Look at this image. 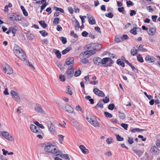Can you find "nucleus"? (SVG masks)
Listing matches in <instances>:
<instances>
[{"label":"nucleus","instance_id":"f3484780","mask_svg":"<svg viewBox=\"0 0 160 160\" xmlns=\"http://www.w3.org/2000/svg\"><path fill=\"white\" fill-rule=\"evenodd\" d=\"M35 110L37 112L43 113L44 111L43 110L42 107L39 104L36 105V106L35 107Z\"/></svg>","mask_w":160,"mask_h":160},{"label":"nucleus","instance_id":"6e6552de","mask_svg":"<svg viewBox=\"0 0 160 160\" xmlns=\"http://www.w3.org/2000/svg\"><path fill=\"white\" fill-rule=\"evenodd\" d=\"M10 93L14 99L18 102H20V99L18 94L14 91L12 90Z\"/></svg>","mask_w":160,"mask_h":160},{"label":"nucleus","instance_id":"20e7f679","mask_svg":"<svg viewBox=\"0 0 160 160\" xmlns=\"http://www.w3.org/2000/svg\"><path fill=\"white\" fill-rule=\"evenodd\" d=\"M86 119L94 126L96 127L99 126V124L97 120L95 118H93L92 116H90L89 117H87Z\"/></svg>","mask_w":160,"mask_h":160},{"label":"nucleus","instance_id":"49530a36","mask_svg":"<svg viewBox=\"0 0 160 160\" xmlns=\"http://www.w3.org/2000/svg\"><path fill=\"white\" fill-rule=\"evenodd\" d=\"M59 79L62 82L64 81L65 79V76L62 74L60 75H59Z\"/></svg>","mask_w":160,"mask_h":160},{"label":"nucleus","instance_id":"a211bd4d","mask_svg":"<svg viewBox=\"0 0 160 160\" xmlns=\"http://www.w3.org/2000/svg\"><path fill=\"white\" fill-rule=\"evenodd\" d=\"M22 61H25L26 59V55L24 52L23 51L17 56Z\"/></svg>","mask_w":160,"mask_h":160},{"label":"nucleus","instance_id":"338daca9","mask_svg":"<svg viewBox=\"0 0 160 160\" xmlns=\"http://www.w3.org/2000/svg\"><path fill=\"white\" fill-rule=\"evenodd\" d=\"M115 41L117 42H121L122 40L121 39V37L119 38H116L115 39Z\"/></svg>","mask_w":160,"mask_h":160},{"label":"nucleus","instance_id":"ddd939ff","mask_svg":"<svg viewBox=\"0 0 160 160\" xmlns=\"http://www.w3.org/2000/svg\"><path fill=\"white\" fill-rule=\"evenodd\" d=\"M66 64L68 65H70L71 67H72L74 65L73 58L70 57L68 58L66 60Z\"/></svg>","mask_w":160,"mask_h":160},{"label":"nucleus","instance_id":"680f3d73","mask_svg":"<svg viewBox=\"0 0 160 160\" xmlns=\"http://www.w3.org/2000/svg\"><path fill=\"white\" fill-rule=\"evenodd\" d=\"M136 13V12L134 10H131L130 13V16H132L134 15H135Z\"/></svg>","mask_w":160,"mask_h":160},{"label":"nucleus","instance_id":"e433bc0d","mask_svg":"<svg viewBox=\"0 0 160 160\" xmlns=\"http://www.w3.org/2000/svg\"><path fill=\"white\" fill-rule=\"evenodd\" d=\"M136 29L137 28L136 27H134L133 29L131 30L130 31V32L133 35H136L137 33V31Z\"/></svg>","mask_w":160,"mask_h":160},{"label":"nucleus","instance_id":"4d7b16f0","mask_svg":"<svg viewBox=\"0 0 160 160\" xmlns=\"http://www.w3.org/2000/svg\"><path fill=\"white\" fill-rule=\"evenodd\" d=\"M88 34V33L86 31H84L82 33V35L84 37H87Z\"/></svg>","mask_w":160,"mask_h":160},{"label":"nucleus","instance_id":"37998d69","mask_svg":"<svg viewBox=\"0 0 160 160\" xmlns=\"http://www.w3.org/2000/svg\"><path fill=\"white\" fill-rule=\"evenodd\" d=\"M119 117L121 119H124L125 118V115L124 113L119 112Z\"/></svg>","mask_w":160,"mask_h":160},{"label":"nucleus","instance_id":"c9c22d12","mask_svg":"<svg viewBox=\"0 0 160 160\" xmlns=\"http://www.w3.org/2000/svg\"><path fill=\"white\" fill-rule=\"evenodd\" d=\"M34 124L38 126L39 128H40L42 129H44V127L43 126V125L41 124H40L37 121H35L34 122Z\"/></svg>","mask_w":160,"mask_h":160},{"label":"nucleus","instance_id":"bf43d9fd","mask_svg":"<svg viewBox=\"0 0 160 160\" xmlns=\"http://www.w3.org/2000/svg\"><path fill=\"white\" fill-rule=\"evenodd\" d=\"M97 106L101 107V108L103 107V104L102 103V101H99L97 105Z\"/></svg>","mask_w":160,"mask_h":160},{"label":"nucleus","instance_id":"1a4fd4ad","mask_svg":"<svg viewBox=\"0 0 160 160\" xmlns=\"http://www.w3.org/2000/svg\"><path fill=\"white\" fill-rule=\"evenodd\" d=\"M150 151L153 155H157L159 153V150L155 146H152L150 148Z\"/></svg>","mask_w":160,"mask_h":160},{"label":"nucleus","instance_id":"5701e85b","mask_svg":"<svg viewBox=\"0 0 160 160\" xmlns=\"http://www.w3.org/2000/svg\"><path fill=\"white\" fill-rule=\"evenodd\" d=\"M12 33L13 34V36H14L16 32L18 30V28L16 26H14L10 28Z\"/></svg>","mask_w":160,"mask_h":160},{"label":"nucleus","instance_id":"2eb2a0df","mask_svg":"<svg viewBox=\"0 0 160 160\" xmlns=\"http://www.w3.org/2000/svg\"><path fill=\"white\" fill-rule=\"evenodd\" d=\"M2 136L6 139L8 140H11L10 138H12V136L8 132L5 131H2Z\"/></svg>","mask_w":160,"mask_h":160},{"label":"nucleus","instance_id":"6e6d98bb","mask_svg":"<svg viewBox=\"0 0 160 160\" xmlns=\"http://www.w3.org/2000/svg\"><path fill=\"white\" fill-rule=\"evenodd\" d=\"M106 16L108 18H112L113 17V14L111 12H109L107 14H106Z\"/></svg>","mask_w":160,"mask_h":160},{"label":"nucleus","instance_id":"3c124183","mask_svg":"<svg viewBox=\"0 0 160 160\" xmlns=\"http://www.w3.org/2000/svg\"><path fill=\"white\" fill-rule=\"evenodd\" d=\"M121 39L122 41L124 40H125L128 39V37L126 35H124L122 37H121Z\"/></svg>","mask_w":160,"mask_h":160},{"label":"nucleus","instance_id":"6ab92c4d","mask_svg":"<svg viewBox=\"0 0 160 160\" xmlns=\"http://www.w3.org/2000/svg\"><path fill=\"white\" fill-rule=\"evenodd\" d=\"M156 31V28H150L148 31L147 32L150 35L153 36L155 33Z\"/></svg>","mask_w":160,"mask_h":160},{"label":"nucleus","instance_id":"aec40b11","mask_svg":"<svg viewBox=\"0 0 160 160\" xmlns=\"http://www.w3.org/2000/svg\"><path fill=\"white\" fill-rule=\"evenodd\" d=\"M155 58L149 55L147 56L145 58L146 61L149 63L153 62L155 61Z\"/></svg>","mask_w":160,"mask_h":160},{"label":"nucleus","instance_id":"a878e982","mask_svg":"<svg viewBox=\"0 0 160 160\" xmlns=\"http://www.w3.org/2000/svg\"><path fill=\"white\" fill-rule=\"evenodd\" d=\"M53 52L55 53L57 57L58 58H60L61 57V55L60 52L58 50L54 49Z\"/></svg>","mask_w":160,"mask_h":160},{"label":"nucleus","instance_id":"c756f323","mask_svg":"<svg viewBox=\"0 0 160 160\" xmlns=\"http://www.w3.org/2000/svg\"><path fill=\"white\" fill-rule=\"evenodd\" d=\"M71 49L72 48L71 47H68L66 49L62 51V54H65L69 52Z\"/></svg>","mask_w":160,"mask_h":160},{"label":"nucleus","instance_id":"0eeeda50","mask_svg":"<svg viewBox=\"0 0 160 160\" xmlns=\"http://www.w3.org/2000/svg\"><path fill=\"white\" fill-rule=\"evenodd\" d=\"M74 69L72 67L68 68L65 73V75L68 78H71L73 75Z\"/></svg>","mask_w":160,"mask_h":160},{"label":"nucleus","instance_id":"c03bdc74","mask_svg":"<svg viewBox=\"0 0 160 160\" xmlns=\"http://www.w3.org/2000/svg\"><path fill=\"white\" fill-rule=\"evenodd\" d=\"M104 114L107 117L111 118L112 117V115L111 114H110V113L107 112H104Z\"/></svg>","mask_w":160,"mask_h":160},{"label":"nucleus","instance_id":"393cba45","mask_svg":"<svg viewBox=\"0 0 160 160\" xmlns=\"http://www.w3.org/2000/svg\"><path fill=\"white\" fill-rule=\"evenodd\" d=\"M81 72L80 70V69L79 68H77L76 70L74 76L75 77H77L80 75L81 74Z\"/></svg>","mask_w":160,"mask_h":160},{"label":"nucleus","instance_id":"5fc2aeb1","mask_svg":"<svg viewBox=\"0 0 160 160\" xmlns=\"http://www.w3.org/2000/svg\"><path fill=\"white\" fill-rule=\"evenodd\" d=\"M71 35L73 36L75 38H78V36L75 34L73 31H72L71 32Z\"/></svg>","mask_w":160,"mask_h":160},{"label":"nucleus","instance_id":"423d86ee","mask_svg":"<svg viewBox=\"0 0 160 160\" xmlns=\"http://www.w3.org/2000/svg\"><path fill=\"white\" fill-rule=\"evenodd\" d=\"M30 128L31 131L34 133H42V131L40 129L39 127H36L33 124L30 125Z\"/></svg>","mask_w":160,"mask_h":160},{"label":"nucleus","instance_id":"a18cd8bd","mask_svg":"<svg viewBox=\"0 0 160 160\" xmlns=\"http://www.w3.org/2000/svg\"><path fill=\"white\" fill-rule=\"evenodd\" d=\"M114 107H115L114 104L113 103H112V104H110L108 105V108L109 109L111 110H112L113 109Z\"/></svg>","mask_w":160,"mask_h":160},{"label":"nucleus","instance_id":"58836bf2","mask_svg":"<svg viewBox=\"0 0 160 160\" xmlns=\"http://www.w3.org/2000/svg\"><path fill=\"white\" fill-rule=\"evenodd\" d=\"M127 140L128 142L130 144H132L133 143V139L132 137H128Z\"/></svg>","mask_w":160,"mask_h":160},{"label":"nucleus","instance_id":"8fccbe9b","mask_svg":"<svg viewBox=\"0 0 160 160\" xmlns=\"http://www.w3.org/2000/svg\"><path fill=\"white\" fill-rule=\"evenodd\" d=\"M121 126L125 130H127L128 128V125L125 123H122Z\"/></svg>","mask_w":160,"mask_h":160},{"label":"nucleus","instance_id":"39448f33","mask_svg":"<svg viewBox=\"0 0 160 160\" xmlns=\"http://www.w3.org/2000/svg\"><path fill=\"white\" fill-rule=\"evenodd\" d=\"M71 124L78 131H80L82 130L81 126L73 118H71Z\"/></svg>","mask_w":160,"mask_h":160},{"label":"nucleus","instance_id":"f257e3e1","mask_svg":"<svg viewBox=\"0 0 160 160\" xmlns=\"http://www.w3.org/2000/svg\"><path fill=\"white\" fill-rule=\"evenodd\" d=\"M98 45L100 46V48H101V45L98 43H92L88 45L87 48L88 51L82 52L79 55L81 62L82 63L86 64L88 62V60L86 58H88L89 56H91L95 53V50L98 49L97 47Z\"/></svg>","mask_w":160,"mask_h":160},{"label":"nucleus","instance_id":"473e14b6","mask_svg":"<svg viewBox=\"0 0 160 160\" xmlns=\"http://www.w3.org/2000/svg\"><path fill=\"white\" fill-rule=\"evenodd\" d=\"M117 63L118 65H121L122 67H124L125 66L124 63L123 62H122L119 59H118L117 60Z\"/></svg>","mask_w":160,"mask_h":160},{"label":"nucleus","instance_id":"a19ab883","mask_svg":"<svg viewBox=\"0 0 160 160\" xmlns=\"http://www.w3.org/2000/svg\"><path fill=\"white\" fill-rule=\"evenodd\" d=\"M60 39L62 41V43L65 44L67 42L66 38L63 37H61L60 38Z\"/></svg>","mask_w":160,"mask_h":160},{"label":"nucleus","instance_id":"052dcab7","mask_svg":"<svg viewBox=\"0 0 160 160\" xmlns=\"http://www.w3.org/2000/svg\"><path fill=\"white\" fill-rule=\"evenodd\" d=\"M109 100L108 98H107V97H106L105 98L103 99L102 101L105 103H108Z\"/></svg>","mask_w":160,"mask_h":160},{"label":"nucleus","instance_id":"412c9836","mask_svg":"<svg viewBox=\"0 0 160 160\" xmlns=\"http://www.w3.org/2000/svg\"><path fill=\"white\" fill-rule=\"evenodd\" d=\"M94 63L96 65H99L102 62V59L99 58H96L93 59Z\"/></svg>","mask_w":160,"mask_h":160},{"label":"nucleus","instance_id":"e2e57ef3","mask_svg":"<svg viewBox=\"0 0 160 160\" xmlns=\"http://www.w3.org/2000/svg\"><path fill=\"white\" fill-rule=\"evenodd\" d=\"M46 11L48 12V14L51 13L52 12V9L50 7L47 8L46 9Z\"/></svg>","mask_w":160,"mask_h":160},{"label":"nucleus","instance_id":"7ed1b4c3","mask_svg":"<svg viewBox=\"0 0 160 160\" xmlns=\"http://www.w3.org/2000/svg\"><path fill=\"white\" fill-rule=\"evenodd\" d=\"M45 122L47 124L49 131L53 134L55 133V127L51 122L48 119H46Z\"/></svg>","mask_w":160,"mask_h":160},{"label":"nucleus","instance_id":"f8f14e48","mask_svg":"<svg viewBox=\"0 0 160 160\" xmlns=\"http://www.w3.org/2000/svg\"><path fill=\"white\" fill-rule=\"evenodd\" d=\"M94 93L97 96L101 97H104L105 96L104 93L102 91L99 90L97 88H95L93 89Z\"/></svg>","mask_w":160,"mask_h":160},{"label":"nucleus","instance_id":"0e129e2a","mask_svg":"<svg viewBox=\"0 0 160 160\" xmlns=\"http://www.w3.org/2000/svg\"><path fill=\"white\" fill-rule=\"evenodd\" d=\"M157 18V16L156 15H153L152 17V20L154 22H156V19Z\"/></svg>","mask_w":160,"mask_h":160},{"label":"nucleus","instance_id":"7c9ffc66","mask_svg":"<svg viewBox=\"0 0 160 160\" xmlns=\"http://www.w3.org/2000/svg\"><path fill=\"white\" fill-rule=\"evenodd\" d=\"M133 151L136 153L139 157H140L142 155V152L140 150H133Z\"/></svg>","mask_w":160,"mask_h":160},{"label":"nucleus","instance_id":"dca6fc26","mask_svg":"<svg viewBox=\"0 0 160 160\" xmlns=\"http://www.w3.org/2000/svg\"><path fill=\"white\" fill-rule=\"evenodd\" d=\"M87 15L89 24L92 25L95 24L96 23V21L95 19L93 18V16L87 14Z\"/></svg>","mask_w":160,"mask_h":160},{"label":"nucleus","instance_id":"4be33fe9","mask_svg":"<svg viewBox=\"0 0 160 160\" xmlns=\"http://www.w3.org/2000/svg\"><path fill=\"white\" fill-rule=\"evenodd\" d=\"M79 148L82 150L83 153L84 154H87L88 153V150L83 145H81L79 146Z\"/></svg>","mask_w":160,"mask_h":160},{"label":"nucleus","instance_id":"603ef678","mask_svg":"<svg viewBox=\"0 0 160 160\" xmlns=\"http://www.w3.org/2000/svg\"><path fill=\"white\" fill-rule=\"evenodd\" d=\"M9 18L14 21L17 20L16 16L13 15H9Z\"/></svg>","mask_w":160,"mask_h":160},{"label":"nucleus","instance_id":"79ce46f5","mask_svg":"<svg viewBox=\"0 0 160 160\" xmlns=\"http://www.w3.org/2000/svg\"><path fill=\"white\" fill-rule=\"evenodd\" d=\"M54 9L56 11H59L62 13H63L64 12V10L61 8H59L56 7L54 6Z\"/></svg>","mask_w":160,"mask_h":160},{"label":"nucleus","instance_id":"864d4df0","mask_svg":"<svg viewBox=\"0 0 160 160\" xmlns=\"http://www.w3.org/2000/svg\"><path fill=\"white\" fill-rule=\"evenodd\" d=\"M156 144L157 147L160 148V138L157 140Z\"/></svg>","mask_w":160,"mask_h":160},{"label":"nucleus","instance_id":"13d9d810","mask_svg":"<svg viewBox=\"0 0 160 160\" xmlns=\"http://www.w3.org/2000/svg\"><path fill=\"white\" fill-rule=\"evenodd\" d=\"M127 4L128 7H130V6H132L133 5L132 2L130 1H127Z\"/></svg>","mask_w":160,"mask_h":160},{"label":"nucleus","instance_id":"69168bd1","mask_svg":"<svg viewBox=\"0 0 160 160\" xmlns=\"http://www.w3.org/2000/svg\"><path fill=\"white\" fill-rule=\"evenodd\" d=\"M95 30L97 31V32L100 33L101 32V31H100V29L99 27H96L94 28Z\"/></svg>","mask_w":160,"mask_h":160},{"label":"nucleus","instance_id":"4468645a","mask_svg":"<svg viewBox=\"0 0 160 160\" xmlns=\"http://www.w3.org/2000/svg\"><path fill=\"white\" fill-rule=\"evenodd\" d=\"M62 108L69 113H72L74 112L73 108L70 105H67Z\"/></svg>","mask_w":160,"mask_h":160},{"label":"nucleus","instance_id":"09e8293b","mask_svg":"<svg viewBox=\"0 0 160 160\" xmlns=\"http://www.w3.org/2000/svg\"><path fill=\"white\" fill-rule=\"evenodd\" d=\"M28 38L29 40H32L34 38V36L33 34H30L28 35Z\"/></svg>","mask_w":160,"mask_h":160},{"label":"nucleus","instance_id":"f704fd0d","mask_svg":"<svg viewBox=\"0 0 160 160\" xmlns=\"http://www.w3.org/2000/svg\"><path fill=\"white\" fill-rule=\"evenodd\" d=\"M40 33L43 37H46L48 35V33L44 30L40 31L39 32Z\"/></svg>","mask_w":160,"mask_h":160},{"label":"nucleus","instance_id":"9d476101","mask_svg":"<svg viewBox=\"0 0 160 160\" xmlns=\"http://www.w3.org/2000/svg\"><path fill=\"white\" fill-rule=\"evenodd\" d=\"M13 51L15 55L17 56L21 52H22L23 50L17 45H15L14 47Z\"/></svg>","mask_w":160,"mask_h":160},{"label":"nucleus","instance_id":"bb28decb","mask_svg":"<svg viewBox=\"0 0 160 160\" xmlns=\"http://www.w3.org/2000/svg\"><path fill=\"white\" fill-rule=\"evenodd\" d=\"M66 89H67L66 90V92L70 95H72V92L70 87L69 86H67L66 87Z\"/></svg>","mask_w":160,"mask_h":160},{"label":"nucleus","instance_id":"774afa93","mask_svg":"<svg viewBox=\"0 0 160 160\" xmlns=\"http://www.w3.org/2000/svg\"><path fill=\"white\" fill-rule=\"evenodd\" d=\"M118 11L121 12H123L124 10V8L123 7L121 8H118Z\"/></svg>","mask_w":160,"mask_h":160},{"label":"nucleus","instance_id":"cd10ccee","mask_svg":"<svg viewBox=\"0 0 160 160\" xmlns=\"http://www.w3.org/2000/svg\"><path fill=\"white\" fill-rule=\"evenodd\" d=\"M39 22L41 26L44 28H45L48 26L47 25L44 21H40Z\"/></svg>","mask_w":160,"mask_h":160},{"label":"nucleus","instance_id":"4c0bfd02","mask_svg":"<svg viewBox=\"0 0 160 160\" xmlns=\"http://www.w3.org/2000/svg\"><path fill=\"white\" fill-rule=\"evenodd\" d=\"M74 27L76 29H78L80 28V24L79 22L78 21H76V22L74 23Z\"/></svg>","mask_w":160,"mask_h":160},{"label":"nucleus","instance_id":"c85d7f7f","mask_svg":"<svg viewBox=\"0 0 160 160\" xmlns=\"http://www.w3.org/2000/svg\"><path fill=\"white\" fill-rule=\"evenodd\" d=\"M111 59L110 58H103L102 59V62L101 63L103 64H106L107 62H108L109 60H111Z\"/></svg>","mask_w":160,"mask_h":160},{"label":"nucleus","instance_id":"2f4dec72","mask_svg":"<svg viewBox=\"0 0 160 160\" xmlns=\"http://www.w3.org/2000/svg\"><path fill=\"white\" fill-rule=\"evenodd\" d=\"M137 59L138 61L140 62H143L144 61L142 57L140 54H139L137 56Z\"/></svg>","mask_w":160,"mask_h":160},{"label":"nucleus","instance_id":"f03ea898","mask_svg":"<svg viewBox=\"0 0 160 160\" xmlns=\"http://www.w3.org/2000/svg\"><path fill=\"white\" fill-rule=\"evenodd\" d=\"M57 148L55 146L52 145L51 143H48L46 145L45 150L47 152L55 154L59 152Z\"/></svg>","mask_w":160,"mask_h":160},{"label":"nucleus","instance_id":"9b49d317","mask_svg":"<svg viewBox=\"0 0 160 160\" xmlns=\"http://www.w3.org/2000/svg\"><path fill=\"white\" fill-rule=\"evenodd\" d=\"M4 72L7 74H10L13 72L12 68L8 65H7L3 69Z\"/></svg>","mask_w":160,"mask_h":160},{"label":"nucleus","instance_id":"b1692460","mask_svg":"<svg viewBox=\"0 0 160 160\" xmlns=\"http://www.w3.org/2000/svg\"><path fill=\"white\" fill-rule=\"evenodd\" d=\"M138 50L135 48H133L131 50V53L132 56H135L138 53Z\"/></svg>","mask_w":160,"mask_h":160},{"label":"nucleus","instance_id":"ea45409f","mask_svg":"<svg viewBox=\"0 0 160 160\" xmlns=\"http://www.w3.org/2000/svg\"><path fill=\"white\" fill-rule=\"evenodd\" d=\"M60 19L58 18H55L53 21V23L54 25H57L58 24L59 22Z\"/></svg>","mask_w":160,"mask_h":160},{"label":"nucleus","instance_id":"de8ad7c7","mask_svg":"<svg viewBox=\"0 0 160 160\" xmlns=\"http://www.w3.org/2000/svg\"><path fill=\"white\" fill-rule=\"evenodd\" d=\"M117 140L118 141H122L123 140V138L122 137H121L119 135H117L116 137Z\"/></svg>","mask_w":160,"mask_h":160},{"label":"nucleus","instance_id":"72a5a7b5","mask_svg":"<svg viewBox=\"0 0 160 160\" xmlns=\"http://www.w3.org/2000/svg\"><path fill=\"white\" fill-rule=\"evenodd\" d=\"M61 158H65L66 159H67V160H69L70 158L67 154H62L60 155Z\"/></svg>","mask_w":160,"mask_h":160}]
</instances>
